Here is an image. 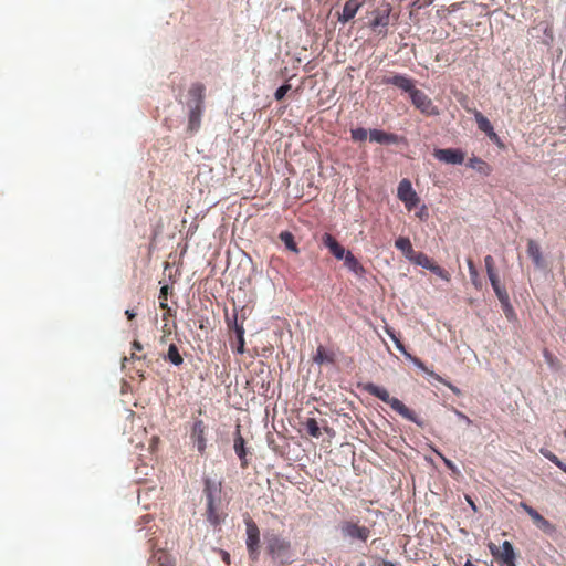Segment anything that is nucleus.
Returning <instances> with one entry per match:
<instances>
[{
    "label": "nucleus",
    "mask_w": 566,
    "mask_h": 566,
    "mask_svg": "<svg viewBox=\"0 0 566 566\" xmlns=\"http://www.w3.org/2000/svg\"><path fill=\"white\" fill-rule=\"evenodd\" d=\"M203 494L206 497V518L210 527H219L226 521L229 500L222 490L220 480L203 479Z\"/></svg>",
    "instance_id": "1"
},
{
    "label": "nucleus",
    "mask_w": 566,
    "mask_h": 566,
    "mask_svg": "<svg viewBox=\"0 0 566 566\" xmlns=\"http://www.w3.org/2000/svg\"><path fill=\"white\" fill-rule=\"evenodd\" d=\"M364 389L368 394L388 403L396 412H398L405 419H408L415 423L420 424L415 412L407 408L398 398L390 397L386 388L375 385L373 382H368L364 386Z\"/></svg>",
    "instance_id": "2"
},
{
    "label": "nucleus",
    "mask_w": 566,
    "mask_h": 566,
    "mask_svg": "<svg viewBox=\"0 0 566 566\" xmlns=\"http://www.w3.org/2000/svg\"><path fill=\"white\" fill-rule=\"evenodd\" d=\"M203 91V86L199 84L193 85L189 91V94L191 96V103L189 104L188 127L192 132L197 130L200 126Z\"/></svg>",
    "instance_id": "3"
},
{
    "label": "nucleus",
    "mask_w": 566,
    "mask_h": 566,
    "mask_svg": "<svg viewBox=\"0 0 566 566\" xmlns=\"http://www.w3.org/2000/svg\"><path fill=\"white\" fill-rule=\"evenodd\" d=\"M271 556L281 564H290L293 560L290 544L279 538H272L268 546Z\"/></svg>",
    "instance_id": "4"
},
{
    "label": "nucleus",
    "mask_w": 566,
    "mask_h": 566,
    "mask_svg": "<svg viewBox=\"0 0 566 566\" xmlns=\"http://www.w3.org/2000/svg\"><path fill=\"white\" fill-rule=\"evenodd\" d=\"M397 197L405 203L408 210H411L419 202V198L408 179H402L397 189Z\"/></svg>",
    "instance_id": "5"
},
{
    "label": "nucleus",
    "mask_w": 566,
    "mask_h": 566,
    "mask_svg": "<svg viewBox=\"0 0 566 566\" xmlns=\"http://www.w3.org/2000/svg\"><path fill=\"white\" fill-rule=\"evenodd\" d=\"M410 98L412 104L420 109L422 113L428 115H437L438 111L436 106H433L432 101L428 97L426 93L422 91L415 88L411 94Z\"/></svg>",
    "instance_id": "6"
},
{
    "label": "nucleus",
    "mask_w": 566,
    "mask_h": 566,
    "mask_svg": "<svg viewBox=\"0 0 566 566\" xmlns=\"http://www.w3.org/2000/svg\"><path fill=\"white\" fill-rule=\"evenodd\" d=\"M492 554L502 562V566H516L515 553L509 541L502 543L501 546H491Z\"/></svg>",
    "instance_id": "7"
},
{
    "label": "nucleus",
    "mask_w": 566,
    "mask_h": 566,
    "mask_svg": "<svg viewBox=\"0 0 566 566\" xmlns=\"http://www.w3.org/2000/svg\"><path fill=\"white\" fill-rule=\"evenodd\" d=\"M433 156L439 161L451 165H461L464 160L463 151L453 148L434 149Z\"/></svg>",
    "instance_id": "8"
},
{
    "label": "nucleus",
    "mask_w": 566,
    "mask_h": 566,
    "mask_svg": "<svg viewBox=\"0 0 566 566\" xmlns=\"http://www.w3.org/2000/svg\"><path fill=\"white\" fill-rule=\"evenodd\" d=\"M364 0H347L343 11L338 14V21L343 24L355 18L358 10L363 7Z\"/></svg>",
    "instance_id": "9"
},
{
    "label": "nucleus",
    "mask_w": 566,
    "mask_h": 566,
    "mask_svg": "<svg viewBox=\"0 0 566 566\" xmlns=\"http://www.w3.org/2000/svg\"><path fill=\"white\" fill-rule=\"evenodd\" d=\"M191 439L197 450L202 453L206 450L205 424L201 420L193 423Z\"/></svg>",
    "instance_id": "10"
},
{
    "label": "nucleus",
    "mask_w": 566,
    "mask_h": 566,
    "mask_svg": "<svg viewBox=\"0 0 566 566\" xmlns=\"http://www.w3.org/2000/svg\"><path fill=\"white\" fill-rule=\"evenodd\" d=\"M322 241L337 260H344L347 256L345 248L342 247L329 233H325Z\"/></svg>",
    "instance_id": "11"
},
{
    "label": "nucleus",
    "mask_w": 566,
    "mask_h": 566,
    "mask_svg": "<svg viewBox=\"0 0 566 566\" xmlns=\"http://www.w3.org/2000/svg\"><path fill=\"white\" fill-rule=\"evenodd\" d=\"M384 83L392 84V85L397 86L398 88L402 90L403 92L409 93V95L416 88L412 80L405 75H401V74H396L390 77H385Z\"/></svg>",
    "instance_id": "12"
},
{
    "label": "nucleus",
    "mask_w": 566,
    "mask_h": 566,
    "mask_svg": "<svg viewBox=\"0 0 566 566\" xmlns=\"http://www.w3.org/2000/svg\"><path fill=\"white\" fill-rule=\"evenodd\" d=\"M488 277L501 304L506 308H511L507 292L505 287L501 285L497 274Z\"/></svg>",
    "instance_id": "13"
},
{
    "label": "nucleus",
    "mask_w": 566,
    "mask_h": 566,
    "mask_svg": "<svg viewBox=\"0 0 566 566\" xmlns=\"http://www.w3.org/2000/svg\"><path fill=\"white\" fill-rule=\"evenodd\" d=\"M527 254L532 259L536 268H544L545 264L544 259L542 256L541 248L534 240H530L527 243Z\"/></svg>",
    "instance_id": "14"
},
{
    "label": "nucleus",
    "mask_w": 566,
    "mask_h": 566,
    "mask_svg": "<svg viewBox=\"0 0 566 566\" xmlns=\"http://www.w3.org/2000/svg\"><path fill=\"white\" fill-rule=\"evenodd\" d=\"M344 265L358 277H361L365 274L364 266L350 251H347V256L344 259Z\"/></svg>",
    "instance_id": "15"
},
{
    "label": "nucleus",
    "mask_w": 566,
    "mask_h": 566,
    "mask_svg": "<svg viewBox=\"0 0 566 566\" xmlns=\"http://www.w3.org/2000/svg\"><path fill=\"white\" fill-rule=\"evenodd\" d=\"M474 118L478 124L479 129L484 132L490 138H496V134L494 133L493 126L490 120L483 116L480 112H474Z\"/></svg>",
    "instance_id": "16"
},
{
    "label": "nucleus",
    "mask_w": 566,
    "mask_h": 566,
    "mask_svg": "<svg viewBox=\"0 0 566 566\" xmlns=\"http://www.w3.org/2000/svg\"><path fill=\"white\" fill-rule=\"evenodd\" d=\"M369 138L371 142L378 143V144H391L396 142V136L391 134H387L379 129H371L369 132Z\"/></svg>",
    "instance_id": "17"
},
{
    "label": "nucleus",
    "mask_w": 566,
    "mask_h": 566,
    "mask_svg": "<svg viewBox=\"0 0 566 566\" xmlns=\"http://www.w3.org/2000/svg\"><path fill=\"white\" fill-rule=\"evenodd\" d=\"M395 247L400 250L403 255L410 261L411 258L415 255L413 248L411 245V242L409 238L400 237L396 240Z\"/></svg>",
    "instance_id": "18"
},
{
    "label": "nucleus",
    "mask_w": 566,
    "mask_h": 566,
    "mask_svg": "<svg viewBox=\"0 0 566 566\" xmlns=\"http://www.w3.org/2000/svg\"><path fill=\"white\" fill-rule=\"evenodd\" d=\"M521 506L528 513L536 527L544 528L547 526V521L537 511L524 503H521Z\"/></svg>",
    "instance_id": "19"
},
{
    "label": "nucleus",
    "mask_w": 566,
    "mask_h": 566,
    "mask_svg": "<svg viewBox=\"0 0 566 566\" xmlns=\"http://www.w3.org/2000/svg\"><path fill=\"white\" fill-rule=\"evenodd\" d=\"M233 449H234L237 455L242 461V464L244 465L247 451L244 448V439L241 437L239 429L237 430V436L234 438Z\"/></svg>",
    "instance_id": "20"
},
{
    "label": "nucleus",
    "mask_w": 566,
    "mask_h": 566,
    "mask_svg": "<svg viewBox=\"0 0 566 566\" xmlns=\"http://www.w3.org/2000/svg\"><path fill=\"white\" fill-rule=\"evenodd\" d=\"M407 359L412 361L417 368L424 371L431 379L437 380V381H442V377L439 376L438 374H436L433 370H429L420 359L413 357L411 354H410V357H407Z\"/></svg>",
    "instance_id": "21"
},
{
    "label": "nucleus",
    "mask_w": 566,
    "mask_h": 566,
    "mask_svg": "<svg viewBox=\"0 0 566 566\" xmlns=\"http://www.w3.org/2000/svg\"><path fill=\"white\" fill-rule=\"evenodd\" d=\"M259 534L260 533H248L247 546L253 558H256V551L260 543Z\"/></svg>",
    "instance_id": "22"
},
{
    "label": "nucleus",
    "mask_w": 566,
    "mask_h": 566,
    "mask_svg": "<svg viewBox=\"0 0 566 566\" xmlns=\"http://www.w3.org/2000/svg\"><path fill=\"white\" fill-rule=\"evenodd\" d=\"M389 24V9H385L382 12H377L376 17L371 22V28L382 27L386 28Z\"/></svg>",
    "instance_id": "23"
},
{
    "label": "nucleus",
    "mask_w": 566,
    "mask_h": 566,
    "mask_svg": "<svg viewBox=\"0 0 566 566\" xmlns=\"http://www.w3.org/2000/svg\"><path fill=\"white\" fill-rule=\"evenodd\" d=\"M410 261L427 270H429L433 263V261L422 252L415 253Z\"/></svg>",
    "instance_id": "24"
},
{
    "label": "nucleus",
    "mask_w": 566,
    "mask_h": 566,
    "mask_svg": "<svg viewBox=\"0 0 566 566\" xmlns=\"http://www.w3.org/2000/svg\"><path fill=\"white\" fill-rule=\"evenodd\" d=\"M167 358L175 366H179L184 363V359H182L181 355L179 354V350L175 344L169 345Z\"/></svg>",
    "instance_id": "25"
},
{
    "label": "nucleus",
    "mask_w": 566,
    "mask_h": 566,
    "mask_svg": "<svg viewBox=\"0 0 566 566\" xmlns=\"http://www.w3.org/2000/svg\"><path fill=\"white\" fill-rule=\"evenodd\" d=\"M280 239L289 250H291L294 253L298 252L296 243L294 242V237L291 232H287V231L281 232Z\"/></svg>",
    "instance_id": "26"
},
{
    "label": "nucleus",
    "mask_w": 566,
    "mask_h": 566,
    "mask_svg": "<svg viewBox=\"0 0 566 566\" xmlns=\"http://www.w3.org/2000/svg\"><path fill=\"white\" fill-rule=\"evenodd\" d=\"M305 426H306V430L311 437L318 438L321 436V428L314 418H308L306 420Z\"/></svg>",
    "instance_id": "27"
},
{
    "label": "nucleus",
    "mask_w": 566,
    "mask_h": 566,
    "mask_svg": "<svg viewBox=\"0 0 566 566\" xmlns=\"http://www.w3.org/2000/svg\"><path fill=\"white\" fill-rule=\"evenodd\" d=\"M387 334L389 335V337L392 339V342L395 343V346L396 348L407 358V357H410V354L406 350L405 346L402 345V343L397 338V336L395 335V333L387 328L386 329Z\"/></svg>",
    "instance_id": "28"
},
{
    "label": "nucleus",
    "mask_w": 566,
    "mask_h": 566,
    "mask_svg": "<svg viewBox=\"0 0 566 566\" xmlns=\"http://www.w3.org/2000/svg\"><path fill=\"white\" fill-rule=\"evenodd\" d=\"M313 360H314L316 364L322 365V364H323V363H325V361L331 363V361H332V358H331V356H329V355H327V354L325 353V349H324L322 346H319V347L317 348L316 355L314 356Z\"/></svg>",
    "instance_id": "29"
},
{
    "label": "nucleus",
    "mask_w": 566,
    "mask_h": 566,
    "mask_svg": "<svg viewBox=\"0 0 566 566\" xmlns=\"http://www.w3.org/2000/svg\"><path fill=\"white\" fill-rule=\"evenodd\" d=\"M467 263H468V269H469V273H470V279H471L473 285L479 287L481 283L479 281L478 270L475 269V266L471 260H468Z\"/></svg>",
    "instance_id": "30"
},
{
    "label": "nucleus",
    "mask_w": 566,
    "mask_h": 566,
    "mask_svg": "<svg viewBox=\"0 0 566 566\" xmlns=\"http://www.w3.org/2000/svg\"><path fill=\"white\" fill-rule=\"evenodd\" d=\"M429 271H431L432 273H434L437 276L441 277L442 280L449 282L450 281V275L449 273L442 269L441 266H439L438 264L436 263H432L431 268L429 269Z\"/></svg>",
    "instance_id": "31"
},
{
    "label": "nucleus",
    "mask_w": 566,
    "mask_h": 566,
    "mask_svg": "<svg viewBox=\"0 0 566 566\" xmlns=\"http://www.w3.org/2000/svg\"><path fill=\"white\" fill-rule=\"evenodd\" d=\"M369 133L365 128H356L352 130V138L356 142H363L367 138Z\"/></svg>",
    "instance_id": "32"
},
{
    "label": "nucleus",
    "mask_w": 566,
    "mask_h": 566,
    "mask_svg": "<svg viewBox=\"0 0 566 566\" xmlns=\"http://www.w3.org/2000/svg\"><path fill=\"white\" fill-rule=\"evenodd\" d=\"M484 263H485L488 276H492V275L496 274L495 269H494V260L491 255H486L484 258Z\"/></svg>",
    "instance_id": "33"
},
{
    "label": "nucleus",
    "mask_w": 566,
    "mask_h": 566,
    "mask_svg": "<svg viewBox=\"0 0 566 566\" xmlns=\"http://www.w3.org/2000/svg\"><path fill=\"white\" fill-rule=\"evenodd\" d=\"M291 90V85L289 84H284V85H281L274 93V97L276 101H281L284 98V96L286 95V93Z\"/></svg>",
    "instance_id": "34"
},
{
    "label": "nucleus",
    "mask_w": 566,
    "mask_h": 566,
    "mask_svg": "<svg viewBox=\"0 0 566 566\" xmlns=\"http://www.w3.org/2000/svg\"><path fill=\"white\" fill-rule=\"evenodd\" d=\"M237 319H238L237 313H234V333L237 335V339H241V338H244V328H243V325L238 324Z\"/></svg>",
    "instance_id": "35"
},
{
    "label": "nucleus",
    "mask_w": 566,
    "mask_h": 566,
    "mask_svg": "<svg viewBox=\"0 0 566 566\" xmlns=\"http://www.w3.org/2000/svg\"><path fill=\"white\" fill-rule=\"evenodd\" d=\"M541 454H543L547 460H549L551 462H553L555 465L556 463L558 462V457L555 455L552 451L547 450V449H544L542 448L541 449Z\"/></svg>",
    "instance_id": "36"
},
{
    "label": "nucleus",
    "mask_w": 566,
    "mask_h": 566,
    "mask_svg": "<svg viewBox=\"0 0 566 566\" xmlns=\"http://www.w3.org/2000/svg\"><path fill=\"white\" fill-rule=\"evenodd\" d=\"M454 415L462 420L465 424L470 426L472 421L461 411L453 409Z\"/></svg>",
    "instance_id": "37"
},
{
    "label": "nucleus",
    "mask_w": 566,
    "mask_h": 566,
    "mask_svg": "<svg viewBox=\"0 0 566 566\" xmlns=\"http://www.w3.org/2000/svg\"><path fill=\"white\" fill-rule=\"evenodd\" d=\"M437 453H438V455L443 460L444 464H446L449 469H451L452 471H457V467L454 465V463H453L451 460L447 459V458H446L443 454H441L440 452H437Z\"/></svg>",
    "instance_id": "38"
},
{
    "label": "nucleus",
    "mask_w": 566,
    "mask_h": 566,
    "mask_svg": "<svg viewBox=\"0 0 566 566\" xmlns=\"http://www.w3.org/2000/svg\"><path fill=\"white\" fill-rule=\"evenodd\" d=\"M237 353L238 354L244 353V338L238 339Z\"/></svg>",
    "instance_id": "39"
},
{
    "label": "nucleus",
    "mask_w": 566,
    "mask_h": 566,
    "mask_svg": "<svg viewBox=\"0 0 566 566\" xmlns=\"http://www.w3.org/2000/svg\"><path fill=\"white\" fill-rule=\"evenodd\" d=\"M442 384H444L447 387H449L454 394L459 395L460 394V390L459 388H457L455 386H453L452 384L446 381L443 378H442Z\"/></svg>",
    "instance_id": "40"
},
{
    "label": "nucleus",
    "mask_w": 566,
    "mask_h": 566,
    "mask_svg": "<svg viewBox=\"0 0 566 566\" xmlns=\"http://www.w3.org/2000/svg\"><path fill=\"white\" fill-rule=\"evenodd\" d=\"M476 164H483V161L478 159V158H473V159L470 160V166L471 167L475 168Z\"/></svg>",
    "instance_id": "41"
},
{
    "label": "nucleus",
    "mask_w": 566,
    "mask_h": 566,
    "mask_svg": "<svg viewBox=\"0 0 566 566\" xmlns=\"http://www.w3.org/2000/svg\"><path fill=\"white\" fill-rule=\"evenodd\" d=\"M556 467H558L562 471L566 473V464L563 461L558 460Z\"/></svg>",
    "instance_id": "42"
},
{
    "label": "nucleus",
    "mask_w": 566,
    "mask_h": 566,
    "mask_svg": "<svg viewBox=\"0 0 566 566\" xmlns=\"http://www.w3.org/2000/svg\"><path fill=\"white\" fill-rule=\"evenodd\" d=\"M465 499H467V502L469 503V505L473 509V511H476V506H475L474 502L471 500V497L467 495Z\"/></svg>",
    "instance_id": "43"
},
{
    "label": "nucleus",
    "mask_w": 566,
    "mask_h": 566,
    "mask_svg": "<svg viewBox=\"0 0 566 566\" xmlns=\"http://www.w3.org/2000/svg\"><path fill=\"white\" fill-rule=\"evenodd\" d=\"M227 323H228V326L231 327L233 326L234 327V316L232 318H230L229 316L227 317Z\"/></svg>",
    "instance_id": "44"
},
{
    "label": "nucleus",
    "mask_w": 566,
    "mask_h": 566,
    "mask_svg": "<svg viewBox=\"0 0 566 566\" xmlns=\"http://www.w3.org/2000/svg\"><path fill=\"white\" fill-rule=\"evenodd\" d=\"M125 313H126V315L128 316V318H129V319L134 318V317H135V315H136V314H135L133 311H130V310H127Z\"/></svg>",
    "instance_id": "45"
},
{
    "label": "nucleus",
    "mask_w": 566,
    "mask_h": 566,
    "mask_svg": "<svg viewBox=\"0 0 566 566\" xmlns=\"http://www.w3.org/2000/svg\"><path fill=\"white\" fill-rule=\"evenodd\" d=\"M544 32L551 40H553V33L551 29L546 28Z\"/></svg>",
    "instance_id": "46"
},
{
    "label": "nucleus",
    "mask_w": 566,
    "mask_h": 566,
    "mask_svg": "<svg viewBox=\"0 0 566 566\" xmlns=\"http://www.w3.org/2000/svg\"><path fill=\"white\" fill-rule=\"evenodd\" d=\"M357 535L358 538L360 539H366L367 538V535L366 533H363V532H359V533H355Z\"/></svg>",
    "instance_id": "47"
},
{
    "label": "nucleus",
    "mask_w": 566,
    "mask_h": 566,
    "mask_svg": "<svg viewBox=\"0 0 566 566\" xmlns=\"http://www.w3.org/2000/svg\"><path fill=\"white\" fill-rule=\"evenodd\" d=\"M133 346H134V348H135V349H137V350H142V348H143L142 344H140V343H138V342H134Z\"/></svg>",
    "instance_id": "48"
},
{
    "label": "nucleus",
    "mask_w": 566,
    "mask_h": 566,
    "mask_svg": "<svg viewBox=\"0 0 566 566\" xmlns=\"http://www.w3.org/2000/svg\"><path fill=\"white\" fill-rule=\"evenodd\" d=\"M167 291H168V286H163V287L160 289V294H161V296L166 295V294H167Z\"/></svg>",
    "instance_id": "49"
},
{
    "label": "nucleus",
    "mask_w": 566,
    "mask_h": 566,
    "mask_svg": "<svg viewBox=\"0 0 566 566\" xmlns=\"http://www.w3.org/2000/svg\"><path fill=\"white\" fill-rule=\"evenodd\" d=\"M223 560L229 564V554L228 553L223 554Z\"/></svg>",
    "instance_id": "50"
},
{
    "label": "nucleus",
    "mask_w": 566,
    "mask_h": 566,
    "mask_svg": "<svg viewBox=\"0 0 566 566\" xmlns=\"http://www.w3.org/2000/svg\"><path fill=\"white\" fill-rule=\"evenodd\" d=\"M349 531H355V532H358V531H361L360 528L356 527V526H353V528H350Z\"/></svg>",
    "instance_id": "51"
},
{
    "label": "nucleus",
    "mask_w": 566,
    "mask_h": 566,
    "mask_svg": "<svg viewBox=\"0 0 566 566\" xmlns=\"http://www.w3.org/2000/svg\"><path fill=\"white\" fill-rule=\"evenodd\" d=\"M564 436L566 437V430L564 431Z\"/></svg>",
    "instance_id": "52"
}]
</instances>
